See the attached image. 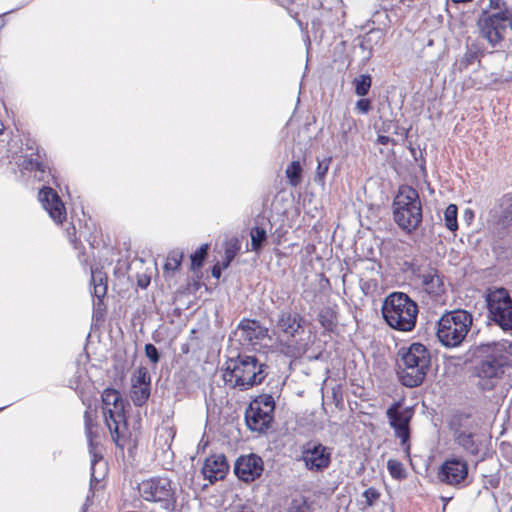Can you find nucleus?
Masks as SVG:
<instances>
[{
  "label": "nucleus",
  "instance_id": "nucleus-1",
  "mask_svg": "<svg viewBox=\"0 0 512 512\" xmlns=\"http://www.w3.org/2000/svg\"><path fill=\"white\" fill-rule=\"evenodd\" d=\"M507 341L482 343L468 351L472 363V377L481 390H491L510 366L511 355Z\"/></svg>",
  "mask_w": 512,
  "mask_h": 512
},
{
  "label": "nucleus",
  "instance_id": "nucleus-2",
  "mask_svg": "<svg viewBox=\"0 0 512 512\" xmlns=\"http://www.w3.org/2000/svg\"><path fill=\"white\" fill-rule=\"evenodd\" d=\"M431 363L429 350L421 343H412L398 351L397 375L402 385L414 388L421 385Z\"/></svg>",
  "mask_w": 512,
  "mask_h": 512
},
{
  "label": "nucleus",
  "instance_id": "nucleus-3",
  "mask_svg": "<svg viewBox=\"0 0 512 512\" xmlns=\"http://www.w3.org/2000/svg\"><path fill=\"white\" fill-rule=\"evenodd\" d=\"M265 368L256 356L239 354L226 361L223 379L231 387L245 390L263 382L267 375Z\"/></svg>",
  "mask_w": 512,
  "mask_h": 512
},
{
  "label": "nucleus",
  "instance_id": "nucleus-4",
  "mask_svg": "<svg viewBox=\"0 0 512 512\" xmlns=\"http://www.w3.org/2000/svg\"><path fill=\"white\" fill-rule=\"evenodd\" d=\"M306 320L298 313L291 310H282L276 321V329L290 340L280 341L277 344V350L289 358H300L310 347V337H300L298 340L294 338L300 336L304 332Z\"/></svg>",
  "mask_w": 512,
  "mask_h": 512
},
{
  "label": "nucleus",
  "instance_id": "nucleus-5",
  "mask_svg": "<svg viewBox=\"0 0 512 512\" xmlns=\"http://www.w3.org/2000/svg\"><path fill=\"white\" fill-rule=\"evenodd\" d=\"M417 314V304L402 292L389 294L382 305L384 320L395 330L412 331L416 324Z\"/></svg>",
  "mask_w": 512,
  "mask_h": 512
},
{
  "label": "nucleus",
  "instance_id": "nucleus-6",
  "mask_svg": "<svg viewBox=\"0 0 512 512\" xmlns=\"http://www.w3.org/2000/svg\"><path fill=\"white\" fill-rule=\"evenodd\" d=\"M393 216L396 224L405 232L415 231L422 222V204L416 189L401 185L393 200Z\"/></svg>",
  "mask_w": 512,
  "mask_h": 512
},
{
  "label": "nucleus",
  "instance_id": "nucleus-7",
  "mask_svg": "<svg viewBox=\"0 0 512 512\" xmlns=\"http://www.w3.org/2000/svg\"><path fill=\"white\" fill-rule=\"evenodd\" d=\"M472 322V315L466 310L447 312L438 321L437 338L446 347H457L466 338Z\"/></svg>",
  "mask_w": 512,
  "mask_h": 512
},
{
  "label": "nucleus",
  "instance_id": "nucleus-8",
  "mask_svg": "<svg viewBox=\"0 0 512 512\" xmlns=\"http://www.w3.org/2000/svg\"><path fill=\"white\" fill-rule=\"evenodd\" d=\"M102 403L105 423L111 437L117 446L123 447L120 443V426L126 424L124 400L118 390L106 388L102 393Z\"/></svg>",
  "mask_w": 512,
  "mask_h": 512
},
{
  "label": "nucleus",
  "instance_id": "nucleus-9",
  "mask_svg": "<svg viewBox=\"0 0 512 512\" xmlns=\"http://www.w3.org/2000/svg\"><path fill=\"white\" fill-rule=\"evenodd\" d=\"M489 317L504 331L512 332V299L505 288L490 291L486 296Z\"/></svg>",
  "mask_w": 512,
  "mask_h": 512
},
{
  "label": "nucleus",
  "instance_id": "nucleus-10",
  "mask_svg": "<svg viewBox=\"0 0 512 512\" xmlns=\"http://www.w3.org/2000/svg\"><path fill=\"white\" fill-rule=\"evenodd\" d=\"M305 467L312 472H322L330 466L331 449L318 441L310 440L301 448Z\"/></svg>",
  "mask_w": 512,
  "mask_h": 512
},
{
  "label": "nucleus",
  "instance_id": "nucleus-11",
  "mask_svg": "<svg viewBox=\"0 0 512 512\" xmlns=\"http://www.w3.org/2000/svg\"><path fill=\"white\" fill-rule=\"evenodd\" d=\"M402 408V401L394 402L386 411V416L394 434L400 439L401 445H407L410 438V421L414 411L410 407Z\"/></svg>",
  "mask_w": 512,
  "mask_h": 512
},
{
  "label": "nucleus",
  "instance_id": "nucleus-12",
  "mask_svg": "<svg viewBox=\"0 0 512 512\" xmlns=\"http://www.w3.org/2000/svg\"><path fill=\"white\" fill-rule=\"evenodd\" d=\"M139 493L146 501L162 502L168 504L173 499L171 481L164 477H155L142 481Z\"/></svg>",
  "mask_w": 512,
  "mask_h": 512
},
{
  "label": "nucleus",
  "instance_id": "nucleus-13",
  "mask_svg": "<svg viewBox=\"0 0 512 512\" xmlns=\"http://www.w3.org/2000/svg\"><path fill=\"white\" fill-rule=\"evenodd\" d=\"M437 477L440 482L454 487L465 485L468 478V464L462 458L446 459L439 468Z\"/></svg>",
  "mask_w": 512,
  "mask_h": 512
},
{
  "label": "nucleus",
  "instance_id": "nucleus-14",
  "mask_svg": "<svg viewBox=\"0 0 512 512\" xmlns=\"http://www.w3.org/2000/svg\"><path fill=\"white\" fill-rule=\"evenodd\" d=\"M477 25L481 36L492 46H496L504 39L507 29L504 18L490 15L488 10H483L478 18Z\"/></svg>",
  "mask_w": 512,
  "mask_h": 512
},
{
  "label": "nucleus",
  "instance_id": "nucleus-15",
  "mask_svg": "<svg viewBox=\"0 0 512 512\" xmlns=\"http://www.w3.org/2000/svg\"><path fill=\"white\" fill-rule=\"evenodd\" d=\"M413 275L420 281L423 290L432 297H439L445 292V285L439 271L431 266L421 268L412 265Z\"/></svg>",
  "mask_w": 512,
  "mask_h": 512
},
{
  "label": "nucleus",
  "instance_id": "nucleus-16",
  "mask_svg": "<svg viewBox=\"0 0 512 512\" xmlns=\"http://www.w3.org/2000/svg\"><path fill=\"white\" fill-rule=\"evenodd\" d=\"M263 470L262 458L253 453L238 457L234 464V472L243 482L254 481L261 476Z\"/></svg>",
  "mask_w": 512,
  "mask_h": 512
},
{
  "label": "nucleus",
  "instance_id": "nucleus-17",
  "mask_svg": "<svg viewBox=\"0 0 512 512\" xmlns=\"http://www.w3.org/2000/svg\"><path fill=\"white\" fill-rule=\"evenodd\" d=\"M130 397L135 406H143L150 397L151 376L146 367H139L131 378Z\"/></svg>",
  "mask_w": 512,
  "mask_h": 512
},
{
  "label": "nucleus",
  "instance_id": "nucleus-18",
  "mask_svg": "<svg viewBox=\"0 0 512 512\" xmlns=\"http://www.w3.org/2000/svg\"><path fill=\"white\" fill-rule=\"evenodd\" d=\"M39 200L55 222L62 223L66 219L65 206L55 190L50 187L42 188L39 191Z\"/></svg>",
  "mask_w": 512,
  "mask_h": 512
},
{
  "label": "nucleus",
  "instance_id": "nucleus-19",
  "mask_svg": "<svg viewBox=\"0 0 512 512\" xmlns=\"http://www.w3.org/2000/svg\"><path fill=\"white\" fill-rule=\"evenodd\" d=\"M272 415L257 403H251L245 412V420L248 428L256 432H264L272 422Z\"/></svg>",
  "mask_w": 512,
  "mask_h": 512
},
{
  "label": "nucleus",
  "instance_id": "nucleus-20",
  "mask_svg": "<svg viewBox=\"0 0 512 512\" xmlns=\"http://www.w3.org/2000/svg\"><path fill=\"white\" fill-rule=\"evenodd\" d=\"M228 468L229 465L223 454L212 455L206 458L202 467V474L210 483H214L217 480L224 479Z\"/></svg>",
  "mask_w": 512,
  "mask_h": 512
},
{
  "label": "nucleus",
  "instance_id": "nucleus-21",
  "mask_svg": "<svg viewBox=\"0 0 512 512\" xmlns=\"http://www.w3.org/2000/svg\"><path fill=\"white\" fill-rule=\"evenodd\" d=\"M237 332L241 334L243 341L252 343L254 340H261L268 336V329L261 326L256 320L243 319L238 327Z\"/></svg>",
  "mask_w": 512,
  "mask_h": 512
},
{
  "label": "nucleus",
  "instance_id": "nucleus-22",
  "mask_svg": "<svg viewBox=\"0 0 512 512\" xmlns=\"http://www.w3.org/2000/svg\"><path fill=\"white\" fill-rule=\"evenodd\" d=\"M455 440L467 453L477 455L480 451V442L478 436L471 432L457 431Z\"/></svg>",
  "mask_w": 512,
  "mask_h": 512
},
{
  "label": "nucleus",
  "instance_id": "nucleus-23",
  "mask_svg": "<svg viewBox=\"0 0 512 512\" xmlns=\"http://www.w3.org/2000/svg\"><path fill=\"white\" fill-rule=\"evenodd\" d=\"M286 177L292 187L302 182V167L299 161H292L285 170Z\"/></svg>",
  "mask_w": 512,
  "mask_h": 512
},
{
  "label": "nucleus",
  "instance_id": "nucleus-24",
  "mask_svg": "<svg viewBox=\"0 0 512 512\" xmlns=\"http://www.w3.org/2000/svg\"><path fill=\"white\" fill-rule=\"evenodd\" d=\"M250 236L252 251L259 252L267 240L266 230L262 227H253Z\"/></svg>",
  "mask_w": 512,
  "mask_h": 512
},
{
  "label": "nucleus",
  "instance_id": "nucleus-25",
  "mask_svg": "<svg viewBox=\"0 0 512 512\" xmlns=\"http://www.w3.org/2000/svg\"><path fill=\"white\" fill-rule=\"evenodd\" d=\"M318 319L322 327L328 331H333L337 326V316L330 308L321 310Z\"/></svg>",
  "mask_w": 512,
  "mask_h": 512
},
{
  "label": "nucleus",
  "instance_id": "nucleus-26",
  "mask_svg": "<svg viewBox=\"0 0 512 512\" xmlns=\"http://www.w3.org/2000/svg\"><path fill=\"white\" fill-rule=\"evenodd\" d=\"M353 84L358 96H366L371 88L372 78L369 74H362L354 79Z\"/></svg>",
  "mask_w": 512,
  "mask_h": 512
},
{
  "label": "nucleus",
  "instance_id": "nucleus-27",
  "mask_svg": "<svg viewBox=\"0 0 512 512\" xmlns=\"http://www.w3.org/2000/svg\"><path fill=\"white\" fill-rule=\"evenodd\" d=\"M183 259V252L180 250H172L166 259V262L164 264V271H176L179 269L181 262Z\"/></svg>",
  "mask_w": 512,
  "mask_h": 512
},
{
  "label": "nucleus",
  "instance_id": "nucleus-28",
  "mask_svg": "<svg viewBox=\"0 0 512 512\" xmlns=\"http://www.w3.org/2000/svg\"><path fill=\"white\" fill-rule=\"evenodd\" d=\"M445 226L450 231H456L458 229L457 223V206L454 204L448 205L444 212Z\"/></svg>",
  "mask_w": 512,
  "mask_h": 512
},
{
  "label": "nucleus",
  "instance_id": "nucleus-29",
  "mask_svg": "<svg viewBox=\"0 0 512 512\" xmlns=\"http://www.w3.org/2000/svg\"><path fill=\"white\" fill-rule=\"evenodd\" d=\"M387 467L390 472V475L398 480L404 479L406 477V471L403 464L395 459H390L387 462Z\"/></svg>",
  "mask_w": 512,
  "mask_h": 512
},
{
  "label": "nucleus",
  "instance_id": "nucleus-30",
  "mask_svg": "<svg viewBox=\"0 0 512 512\" xmlns=\"http://www.w3.org/2000/svg\"><path fill=\"white\" fill-rule=\"evenodd\" d=\"M511 2L505 0H489L488 8L496 11L491 15H496L498 17L504 18L506 12H509V5Z\"/></svg>",
  "mask_w": 512,
  "mask_h": 512
},
{
  "label": "nucleus",
  "instance_id": "nucleus-31",
  "mask_svg": "<svg viewBox=\"0 0 512 512\" xmlns=\"http://www.w3.org/2000/svg\"><path fill=\"white\" fill-rule=\"evenodd\" d=\"M241 248L240 240L237 237H231L225 242V257L233 260Z\"/></svg>",
  "mask_w": 512,
  "mask_h": 512
},
{
  "label": "nucleus",
  "instance_id": "nucleus-32",
  "mask_svg": "<svg viewBox=\"0 0 512 512\" xmlns=\"http://www.w3.org/2000/svg\"><path fill=\"white\" fill-rule=\"evenodd\" d=\"M208 245H202L194 254L191 255V266L192 269H196L202 266L205 257L207 255Z\"/></svg>",
  "mask_w": 512,
  "mask_h": 512
},
{
  "label": "nucleus",
  "instance_id": "nucleus-33",
  "mask_svg": "<svg viewBox=\"0 0 512 512\" xmlns=\"http://www.w3.org/2000/svg\"><path fill=\"white\" fill-rule=\"evenodd\" d=\"M252 403H257L264 409V411L270 413L272 415L274 411V399L270 395H264L260 396L259 398L255 399Z\"/></svg>",
  "mask_w": 512,
  "mask_h": 512
},
{
  "label": "nucleus",
  "instance_id": "nucleus-34",
  "mask_svg": "<svg viewBox=\"0 0 512 512\" xmlns=\"http://www.w3.org/2000/svg\"><path fill=\"white\" fill-rule=\"evenodd\" d=\"M363 497L365 498L366 505L371 507L379 499L380 493L377 489L370 487L363 492Z\"/></svg>",
  "mask_w": 512,
  "mask_h": 512
},
{
  "label": "nucleus",
  "instance_id": "nucleus-35",
  "mask_svg": "<svg viewBox=\"0 0 512 512\" xmlns=\"http://www.w3.org/2000/svg\"><path fill=\"white\" fill-rule=\"evenodd\" d=\"M145 355L153 364H157L160 360L158 349L153 344L145 345Z\"/></svg>",
  "mask_w": 512,
  "mask_h": 512
},
{
  "label": "nucleus",
  "instance_id": "nucleus-36",
  "mask_svg": "<svg viewBox=\"0 0 512 512\" xmlns=\"http://www.w3.org/2000/svg\"><path fill=\"white\" fill-rule=\"evenodd\" d=\"M96 281H97V276L92 271V282L94 285V295L98 299H101L106 295L107 285H106V283L96 284Z\"/></svg>",
  "mask_w": 512,
  "mask_h": 512
},
{
  "label": "nucleus",
  "instance_id": "nucleus-37",
  "mask_svg": "<svg viewBox=\"0 0 512 512\" xmlns=\"http://www.w3.org/2000/svg\"><path fill=\"white\" fill-rule=\"evenodd\" d=\"M329 163H330V158L329 159H326L324 161H319L318 162V166H317V169H316V177L320 180V181H323L327 171H328V168H329Z\"/></svg>",
  "mask_w": 512,
  "mask_h": 512
},
{
  "label": "nucleus",
  "instance_id": "nucleus-38",
  "mask_svg": "<svg viewBox=\"0 0 512 512\" xmlns=\"http://www.w3.org/2000/svg\"><path fill=\"white\" fill-rule=\"evenodd\" d=\"M356 108H357L360 112H362V113L366 114V113H368V112L370 111V109H371V102H370V100H369V99H360V100H358V101H357V103H356Z\"/></svg>",
  "mask_w": 512,
  "mask_h": 512
},
{
  "label": "nucleus",
  "instance_id": "nucleus-39",
  "mask_svg": "<svg viewBox=\"0 0 512 512\" xmlns=\"http://www.w3.org/2000/svg\"><path fill=\"white\" fill-rule=\"evenodd\" d=\"M505 208H504V217L506 219H510L512 221V195H508L504 198Z\"/></svg>",
  "mask_w": 512,
  "mask_h": 512
},
{
  "label": "nucleus",
  "instance_id": "nucleus-40",
  "mask_svg": "<svg viewBox=\"0 0 512 512\" xmlns=\"http://www.w3.org/2000/svg\"><path fill=\"white\" fill-rule=\"evenodd\" d=\"M85 418V426L87 430L88 437L91 438V415L89 412H85L84 415ZM90 442H92V439H90Z\"/></svg>",
  "mask_w": 512,
  "mask_h": 512
},
{
  "label": "nucleus",
  "instance_id": "nucleus-41",
  "mask_svg": "<svg viewBox=\"0 0 512 512\" xmlns=\"http://www.w3.org/2000/svg\"><path fill=\"white\" fill-rule=\"evenodd\" d=\"M222 269L223 268L219 263L215 264L212 268V276L216 279H219L222 273Z\"/></svg>",
  "mask_w": 512,
  "mask_h": 512
},
{
  "label": "nucleus",
  "instance_id": "nucleus-42",
  "mask_svg": "<svg viewBox=\"0 0 512 512\" xmlns=\"http://www.w3.org/2000/svg\"><path fill=\"white\" fill-rule=\"evenodd\" d=\"M29 163L31 165V169H35V170H38L41 172L45 171V165L43 163L38 162V161H33V160H30Z\"/></svg>",
  "mask_w": 512,
  "mask_h": 512
},
{
  "label": "nucleus",
  "instance_id": "nucleus-43",
  "mask_svg": "<svg viewBox=\"0 0 512 512\" xmlns=\"http://www.w3.org/2000/svg\"><path fill=\"white\" fill-rule=\"evenodd\" d=\"M504 20L508 23L509 27L512 29V2L509 5V12H506L504 16Z\"/></svg>",
  "mask_w": 512,
  "mask_h": 512
},
{
  "label": "nucleus",
  "instance_id": "nucleus-44",
  "mask_svg": "<svg viewBox=\"0 0 512 512\" xmlns=\"http://www.w3.org/2000/svg\"><path fill=\"white\" fill-rule=\"evenodd\" d=\"M390 140L391 139L388 136H384V135L378 136V142L382 145H387L390 142Z\"/></svg>",
  "mask_w": 512,
  "mask_h": 512
},
{
  "label": "nucleus",
  "instance_id": "nucleus-45",
  "mask_svg": "<svg viewBox=\"0 0 512 512\" xmlns=\"http://www.w3.org/2000/svg\"><path fill=\"white\" fill-rule=\"evenodd\" d=\"M98 462V456L96 454L93 455V460H92V467H94V465ZM96 479L95 475H94V468H92V473H91V482L94 481Z\"/></svg>",
  "mask_w": 512,
  "mask_h": 512
},
{
  "label": "nucleus",
  "instance_id": "nucleus-46",
  "mask_svg": "<svg viewBox=\"0 0 512 512\" xmlns=\"http://www.w3.org/2000/svg\"><path fill=\"white\" fill-rule=\"evenodd\" d=\"M232 512H253V511L247 507H239V508H234L232 510Z\"/></svg>",
  "mask_w": 512,
  "mask_h": 512
},
{
  "label": "nucleus",
  "instance_id": "nucleus-47",
  "mask_svg": "<svg viewBox=\"0 0 512 512\" xmlns=\"http://www.w3.org/2000/svg\"><path fill=\"white\" fill-rule=\"evenodd\" d=\"M97 276L96 284L105 283L104 278L101 273H94Z\"/></svg>",
  "mask_w": 512,
  "mask_h": 512
},
{
  "label": "nucleus",
  "instance_id": "nucleus-48",
  "mask_svg": "<svg viewBox=\"0 0 512 512\" xmlns=\"http://www.w3.org/2000/svg\"><path fill=\"white\" fill-rule=\"evenodd\" d=\"M231 261H232V260H228V259H226V258H225V259H224V261H223V263H222V265H221V266H222V268H223V269H226V268L230 265Z\"/></svg>",
  "mask_w": 512,
  "mask_h": 512
},
{
  "label": "nucleus",
  "instance_id": "nucleus-49",
  "mask_svg": "<svg viewBox=\"0 0 512 512\" xmlns=\"http://www.w3.org/2000/svg\"><path fill=\"white\" fill-rule=\"evenodd\" d=\"M451 1L455 4H459V3H467V2H470L471 0H451Z\"/></svg>",
  "mask_w": 512,
  "mask_h": 512
},
{
  "label": "nucleus",
  "instance_id": "nucleus-50",
  "mask_svg": "<svg viewBox=\"0 0 512 512\" xmlns=\"http://www.w3.org/2000/svg\"><path fill=\"white\" fill-rule=\"evenodd\" d=\"M465 214L467 215V217H473V212L471 210H467Z\"/></svg>",
  "mask_w": 512,
  "mask_h": 512
},
{
  "label": "nucleus",
  "instance_id": "nucleus-51",
  "mask_svg": "<svg viewBox=\"0 0 512 512\" xmlns=\"http://www.w3.org/2000/svg\"><path fill=\"white\" fill-rule=\"evenodd\" d=\"M140 286L144 287V281H141V283H139Z\"/></svg>",
  "mask_w": 512,
  "mask_h": 512
},
{
  "label": "nucleus",
  "instance_id": "nucleus-52",
  "mask_svg": "<svg viewBox=\"0 0 512 512\" xmlns=\"http://www.w3.org/2000/svg\"><path fill=\"white\" fill-rule=\"evenodd\" d=\"M140 286L144 287V281H141V283H139Z\"/></svg>",
  "mask_w": 512,
  "mask_h": 512
}]
</instances>
